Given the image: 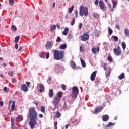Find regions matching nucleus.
<instances>
[{"mask_svg":"<svg viewBox=\"0 0 129 129\" xmlns=\"http://www.w3.org/2000/svg\"><path fill=\"white\" fill-rule=\"evenodd\" d=\"M37 112L36 111L34 107H30L29 109V113L27 117L29 118L30 120L29 122V125L31 129L34 128L35 125L37 124Z\"/></svg>","mask_w":129,"mask_h":129,"instance_id":"obj_1","label":"nucleus"},{"mask_svg":"<svg viewBox=\"0 0 129 129\" xmlns=\"http://www.w3.org/2000/svg\"><path fill=\"white\" fill-rule=\"evenodd\" d=\"M63 93L62 92H58L53 99L52 102L55 107H56L60 102L61 98L62 97Z\"/></svg>","mask_w":129,"mask_h":129,"instance_id":"obj_2","label":"nucleus"},{"mask_svg":"<svg viewBox=\"0 0 129 129\" xmlns=\"http://www.w3.org/2000/svg\"><path fill=\"white\" fill-rule=\"evenodd\" d=\"M64 50H55L54 51V57L55 60H59L63 59L64 57Z\"/></svg>","mask_w":129,"mask_h":129,"instance_id":"obj_3","label":"nucleus"},{"mask_svg":"<svg viewBox=\"0 0 129 129\" xmlns=\"http://www.w3.org/2000/svg\"><path fill=\"white\" fill-rule=\"evenodd\" d=\"M84 15L85 16L88 15V10L87 7H84L82 5L80 8V15L83 16Z\"/></svg>","mask_w":129,"mask_h":129,"instance_id":"obj_4","label":"nucleus"},{"mask_svg":"<svg viewBox=\"0 0 129 129\" xmlns=\"http://www.w3.org/2000/svg\"><path fill=\"white\" fill-rule=\"evenodd\" d=\"M79 93V90L77 87H73L72 88V93L71 96L72 97V99H75L77 97V95Z\"/></svg>","mask_w":129,"mask_h":129,"instance_id":"obj_5","label":"nucleus"},{"mask_svg":"<svg viewBox=\"0 0 129 129\" xmlns=\"http://www.w3.org/2000/svg\"><path fill=\"white\" fill-rule=\"evenodd\" d=\"M113 52L114 54L117 56L121 55L122 54V50L120 46H118L117 48H114Z\"/></svg>","mask_w":129,"mask_h":129,"instance_id":"obj_6","label":"nucleus"},{"mask_svg":"<svg viewBox=\"0 0 129 129\" xmlns=\"http://www.w3.org/2000/svg\"><path fill=\"white\" fill-rule=\"evenodd\" d=\"M61 70H63V67L59 64H56L54 67V71L56 73L60 72Z\"/></svg>","mask_w":129,"mask_h":129,"instance_id":"obj_7","label":"nucleus"},{"mask_svg":"<svg viewBox=\"0 0 129 129\" xmlns=\"http://www.w3.org/2000/svg\"><path fill=\"white\" fill-rule=\"evenodd\" d=\"M54 45L53 41H48L47 44L45 45L46 49L48 50L51 49Z\"/></svg>","mask_w":129,"mask_h":129,"instance_id":"obj_8","label":"nucleus"},{"mask_svg":"<svg viewBox=\"0 0 129 129\" xmlns=\"http://www.w3.org/2000/svg\"><path fill=\"white\" fill-rule=\"evenodd\" d=\"M89 38V35L87 32L84 33L81 37V40L83 41H86L88 40Z\"/></svg>","mask_w":129,"mask_h":129,"instance_id":"obj_9","label":"nucleus"},{"mask_svg":"<svg viewBox=\"0 0 129 129\" xmlns=\"http://www.w3.org/2000/svg\"><path fill=\"white\" fill-rule=\"evenodd\" d=\"M99 6L100 9L102 10H104V9H106V7L103 3V1L102 0H100L99 1Z\"/></svg>","mask_w":129,"mask_h":129,"instance_id":"obj_10","label":"nucleus"},{"mask_svg":"<svg viewBox=\"0 0 129 129\" xmlns=\"http://www.w3.org/2000/svg\"><path fill=\"white\" fill-rule=\"evenodd\" d=\"M91 50L93 54H96L97 53H98L99 52L100 47H93L92 48Z\"/></svg>","mask_w":129,"mask_h":129,"instance_id":"obj_11","label":"nucleus"},{"mask_svg":"<svg viewBox=\"0 0 129 129\" xmlns=\"http://www.w3.org/2000/svg\"><path fill=\"white\" fill-rule=\"evenodd\" d=\"M21 90L24 92H27L28 90V88L27 87L25 84H23L21 86Z\"/></svg>","mask_w":129,"mask_h":129,"instance_id":"obj_12","label":"nucleus"},{"mask_svg":"<svg viewBox=\"0 0 129 129\" xmlns=\"http://www.w3.org/2000/svg\"><path fill=\"white\" fill-rule=\"evenodd\" d=\"M97 71L93 72L91 75V80L92 81H94L96 76Z\"/></svg>","mask_w":129,"mask_h":129,"instance_id":"obj_13","label":"nucleus"},{"mask_svg":"<svg viewBox=\"0 0 129 129\" xmlns=\"http://www.w3.org/2000/svg\"><path fill=\"white\" fill-rule=\"evenodd\" d=\"M11 104H12L11 105V109H12V111H13L14 110V108H15V101H13L12 102L11 100H10V102H9V106H10Z\"/></svg>","mask_w":129,"mask_h":129,"instance_id":"obj_14","label":"nucleus"},{"mask_svg":"<svg viewBox=\"0 0 129 129\" xmlns=\"http://www.w3.org/2000/svg\"><path fill=\"white\" fill-rule=\"evenodd\" d=\"M109 119V117L107 115H105L102 116V120L104 122H107Z\"/></svg>","mask_w":129,"mask_h":129,"instance_id":"obj_15","label":"nucleus"},{"mask_svg":"<svg viewBox=\"0 0 129 129\" xmlns=\"http://www.w3.org/2000/svg\"><path fill=\"white\" fill-rule=\"evenodd\" d=\"M38 86H39V87L40 92H43L44 89V87L43 84H39Z\"/></svg>","mask_w":129,"mask_h":129,"instance_id":"obj_16","label":"nucleus"},{"mask_svg":"<svg viewBox=\"0 0 129 129\" xmlns=\"http://www.w3.org/2000/svg\"><path fill=\"white\" fill-rule=\"evenodd\" d=\"M54 95V92L52 89H50L49 91V96L50 98H52Z\"/></svg>","mask_w":129,"mask_h":129,"instance_id":"obj_17","label":"nucleus"},{"mask_svg":"<svg viewBox=\"0 0 129 129\" xmlns=\"http://www.w3.org/2000/svg\"><path fill=\"white\" fill-rule=\"evenodd\" d=\"M125 77L124 73H122L119 76H118V78L119 80H121L123 79H124Z\"/></svg>","mask_w":129,"mask_h":129,"instance_id":"obj_18","label":"nucleus"},{"mask_svg":"<svg viewBox=\"0 0 129 129\" xmlns=\"http://www.w3.org/2000/svg\"><path fill=\"white\" fill-rule=\"evenodd\" d=\"M67 47V44L66 43L61 44L59 47V49L61 50H64Z\"/></svg>","mask_w":129,"mask_h":129,"instance_id":"obj_19","label":"nucleus"},{"mask_svg":"<svg viewBox=\"0 0 129 129\" xmlns=\"http://www.w3.org/2000/svg\"><path fill=\"white\" fill-rule=\"evenodd\" d=\"M69 32V28L68 27H66L64 31L62 32V34L64 36L67 35Z\"/></svg>","mask_w":129,"mask_h":129,"instance_id":"obj_20","label":"nucleus"},{"mask_svg":"<svg viewBox=\"0 0 129 129\" xmlns=\"http://www.w3.org/2000/svg\"><path fill=\"white\" fill-rule=\"evenodd\" d=\"M70 66L72 67L73 69H75L76 67V63L74 61H70Z\"/></svg>","mask_w":129,"mask_h":129,"instance_id":"obj_21","label":"nucleus"},{"mask_svg":"<svg viewBox=\"0 0 129 129\" xmlns=\"http://www.w3.org/2000/svg\"><path fill=\"white\" fill-rule=\"evenodd\" d=\"M23 117L21 116H20V115H19L16 118V121H17L19 122H21L23 120Z\"/></svg>","mask_w":129,"mask_h":129,"instance_id":"obj_22","label":"nucleus"},{"mask_svg":"<svg viewBox=\"0 0 129 129\" xmlns=\"http://www.w3.org/2000/svg\"><path fill=\"white\" fill-rule=\"evenodd\" d=\"M56 26L55 25H53L51 26L50 29V32H53L54 30L56 29Z\"/></svg>","mask_w":129,"mask_h":129,"instance_id":"obj_23","label":"nucleus"},{"mask_svg":"<svg viewBox=\"0 0 129 129\" xmlns=\"http://www.w3.org/2000/svg\"><path fill=\"white\" fill-rule=\"evenodd\" d=\"M101 34V32L99 30H96L94 32V34L96 36H98Z\"/></svg>","mask_w":129,"mask_h":129,"instance_id":"obj_24","label":"nucleus"},{"mask_svg":"<svg viewBox=\"0 0 129 129\" xmlns=\"http://www.w3.org/2000/svg\"><path fill=\"white\" fill-rule=\"evenodd\" d=\"M81 64L83 66V67L85 68L86 66V63H85V61L82 58H81Z\"/></svg>","mask_w":129,"mask_h":129,"instance_id":"obj_25","label":"nucleus"},{"mask_svg":"<svg viewBox=\"0 0 129 129\" xmlns=\"http://www.w3.org/2000/svg\"><path fill=\"white\" fill-rule=\"evenodd\" d=\"M103 109V107H99L95 109L96 112H100Z\"/></svg>","mask_w":129,"mask_h":129,"instance_id":"obj_26","label":"nucleus"},{"mask_svg":"<svg viewBox=\"0 0 129 129\" xmlns=\"http://www.w3.org/2000/svg\"><path fill=\"white\" fill-rule=\"evenodd\" d=\"M61 117V114L59 112V111H57V113H56V115L55 116V118H59Z\"/></svg>","mask_w":129,"mask_h":129,"instance_id":"obj_27","label":"nucleus"},{"mask_svg":"<svg viewBox=\"0 0 129 129\" xmlns=\"http://www.w3.org/2000/svg\"><path fill=\"white\" fill-rule=\"evenodd\" d=\"M40 111L43 113H45V107H44V106H41Z\"/></svg>","mask_w":129,"mask_h":129,"instance_id":"obj_28","label":"nucleus"},{"mask_svg":"<svg viewBox=\"0 0 129 129\" xmlns=\"http://www.w3.org/2000/svg\"><path fill=\"white\" fill-rule=\"evenodd\" d=\"M124 31L125 35L126 36V37H129V30H128V29H125Z\"/></svg>","mask_w":129,"mask_h":129,"instance_id":"obj_29","label":"nucleus"},{"mask_svg":"<svg viewBox=\"0 0 129 129\" xmlns=\"http://www.w3.org/2000/svg\"><path fill=\"white\" fill-rule=\"evenodd\" d=\"M20 39V37L19 36H16L15 38V43L16 44H17L19 40Z\"/></svg>","mask_w":129,"mask_h":129,"instance_id":"obj_30","label":"nucleus"},{"mask_svg":"<svg viewBox=\"0 0 129 129\" xmlns=\"http://www.w3.org/2000/svg\"><path fill=\"white\" fill-rule=\"evenodd\" d=\"M17 30V28L16 27V26L14 25H12L11 26V30L13 31H16Z\"/></svg>","mask_w":129,"mask_h":129,"instance_id":"obj_31","label":"nucleus"},{"mask_svg":"<svg viewBox=\"0 0 129 129\" xmlns=\"http://www.w3.org/2000/svg\"><path fill=\"white\" fill-rule=\"evenodd\" d=\"M112 2L113 5V8H115L116 7L117 3L116 2H115V1H114V0H112Z\"/></svg>","mask_w":129,"mask_h":129,"instance_id":"obj_32","label":"nucleus"},{"mask_svg":"<svg viewBox=\"0 0 129 129\" xmlns=\"http://www.w3.org/2000/svg\"><path fill=\"white\" fill-rule=\"evenodd\" d=\"M112 38L114 39L115 42H117L118 41V37L116 36H112Z\"/></svg>","mask_w":129,"mask_h":129,"instance_id":"obj_33","label":"nucleus"},{"mask_svg":"<svg viewBox=\"0 0 129 129\" xmlns=\"http://www.w3.org/2000/svg\"><path fill=\"white\" fill-rule=\"evenodd\" d=\"M122 46L123 47V49L124 50H125L126 49V45L124 42H122Z\"/></svg>","mask_w":129,"mask_h":129,"instance_id":"obj_34","label":"nucleus"},{"mask_svg":"<svg viewBox=\"0 0 129 129\" xmlns=\"http://www.w3.org/2000/svg\"><path fill=\"white\" fill-rule=\"evenodd\" d=\"M108 32L110 35H111L113 33V30L111 29L110 27H109Z\"/></svg>","mask_w":129,"mask_h":129,"instance_id":"obj_35","label":"nucleus"},{"mask_svg":"<svg viewBox=\"0 0 129 129\" xmlns=\"http://www.w3.org/2000/svg\"><path fill=\"white\" fill-rule=\"evenodd\" d=\"M115 124V123H113L112 122H110L109 123V124L106 125V127H110L111 126H113V125H114Z\"/></svg>","mask_w":129,"mask_h":129,"instance_id":"obj_36","label":"nucleus"},{"mask_svg":"<svg viewBox=\"0 0 129 129\" xmlns=\"http://www.w3.org/2000/svg\"><path fill=\"white\" fill-rule=\"evenodd\" d=\"M75 18H74L71 21V25L72 26H73L75 24Z\"/></svg>","mask_w":129,"mask_h":129,"instance_id":"obj_37","label":"nucleus"},{"mask_svg":"<svg viewBox=\"0 0 129 129\" xmlns=\"http://www.w3.org/2000/svg\"><path fill=\"white\" fill-rule=\"evenodd\" d=\"M108 60L110 62H112V58L111 56H108Z\"/></svg>","mask_w":129,"mask_h":129,"instance_id":"obj_38","label":"nucleus"},{"mask_svg":"<svg viewBox=\"0 0 129 129\" xmlns=\"http://www.w3.org/2000/svg\"><path fill=\"white\" fill-rule=\"evenodd\" d=\"M3 90L4 92H8L9 91V89H8V88H7V87H4Z\"/></svg>","mask_w":129,"mask_h":129,"instance_id":"obj_39","label":"nucleus"},{"mask_svg":"<svg viewBox=\"0 0 129 129\" xmlns=\"http://www.w3.org/2000/svg\"><path fill=\"white\" fill-rule=\"evenodd\" d=\"M9 4L11 6H13L14 4V0H9Z\"/></svg>","mask_w":129,"mask_h":129,"instance_id":"obj_40","label":"nucleus"},{"mask_svg":"<svg viewBox=\"0 0 129 129\" xmlns=\"http://www.w3.org/2000/svg\"><path fill=\"white\" fill-rule=\"evenodd\" d=\"M61 41V38H60L59 36H58V37H57V40H56V42H60Z\"/></svg>","mask_w":129,"mask_h":129,"instance_id":"obj_41","label":"nucleus"},{"mask_svg":"<svg viewBox=\"0 0 129 129\" xmlns=\"http://www.w3.org/2000/svg\"><path fill=\"white\" fill-rule=\"evenodd\" d=\"M94 4L95 5V6H98L99 4V0H96L94 2Z\"/></svg>","mask_w":129,"mask_h":129,"instance_id":"obj_42","label":"nucleus"},{"mask_svg":"<svg viewBox=\"0 0 129 129\" xmlns=\"http://www.w3.org/2000/svg\"><path fill=\"white\" fill-rule=\"evenodd\" d=\"M73 8H74V6H72V8H69V12L70 14H71L72 13V12L73 11Z\"/></svg>","mask_w":129,"mask_h":129,"instance_id":"obj_43","label":"nucleus"},{"mask_svg":"<svg viewBox=\"0 0 129 129\" xmlns=\"http://www.w3.org/2000/svg\"><path fill=\"white\" fill-rule=\"evenodd\" d=\"M62 89L63 90H66V85H61Z\"/></svg>","mask_w":129,"mask_h":129,"instance_id":"obj_44","label":"nucleus"},{"mask_svg":"<svg viewBox=\"0 0 129 129\" xmlns=\"http://www.w3.org/2000/svg\"><path fill=\"white\" fill-rule=\"evenodd\" d=\"M80 51L81 52H84V49L83 48V47L82 46H81L80 47Z\"/></svg>","mask_w":129,"mask_h":129,"instance_id":"obj_45","label":"nucleus"},{"mask_svg":"<svg viewBox=\"0 0 129 129\" xmlns=\"http://www.w3.org/2000/svg\"><path fill=\"white\" fill-rule=\"evenodd\" d=\"M8 75L10 76H12L13 75V73L12 71H9L8 72Z\"/></svg>","mask_w":129,"mask_h":129,"instance_id":"obj_46","label":"nucleus"},{"mask_svg":"<svg viewBox=\"0 0 129 129\" xmlns=\"http://www.w3.org/2000/svg\"><path fill=\"white\" fill-rule=\"evenodd\" d=\"M49 56H50L49 52H48L47 53V54H46V58L47 59H48L49 58Z\"/></svg>","mask_w":129,"mask_h":129,"instance_id":"obj_47","label":"nucleus"},{"mask_svg":"<svg viewBox=\"0 0 129 129\" xmlns=\"http://www.w3.org/2000/svg\"><path fill=\"white\" fill-rule=\"evenodd\" d=\"M54 127L55 128V129H57V125L58 124L57 122H54Z\"/></svg>","mask_w":129,"mask_h":129,"instance_id":"obj_48","label":"nucleus"},{"mask_svg":"<svg viewBox=\"0 0 129 129\" xmlns=\"http://www.w3.org/2000/svg\"><path fill=\"white\" fill-rule=\"evenodd\" d=\"M82 27V23H80L79 25V28L80 30L81 29Z\"/></svg>","mask_w":129,"mask_h":129,"instance_id":"obj_49","label":"nucleus"},{"mask_svg":"<svg viewBox=\"0 0 129 129\" xmlns=\"http://www.w3.org/2000/svg\"><path fill=\"white\" fill-rule=\"evenodd\" d=\"M26 83L27 84V87H29V85H30L31 83H30V82H26Z\"/></svg>","mask_w":129,"mask_h":129,"instance_id":"obj_50","label":"nucleus"},{"mask_svg":"<svg viewBox=\"0 0 129 129\" xmlns=\"http://www.w3.org/2000/svg\"><path fill=\"white\" fill-rule=\"evenodd\" d=\"M39 56H40L41 58H43V52H41V53L39 54Z\"/></svg>","mask_w":129,"mask_h":129,"instance_id":"obj_51","label":"nucleus"},{"mask_svg":"<svg viewBox=\"0 0 129 129\" xmlns=\"http://www.w3.org/2000/svg\"><path fill=\"white\" fill-rule=\"evenodd\" d=\"M16 82V80L15 78L12 79V82L13 83H15V82Z\"/></svg>","mask_w":129,"mask_h":129,"instance_id":"obj_52","label":"nucleus"},{"mask_svg":"<svg viewBox=\"0 0 129 129\" xmlns=\"http://www.w3.org/2000/svg\"><path fill=\"white\" fill-rule=\"evenodd\" d=\"M116 28H117L118 30H120V27L119 25H116Z\"/></svg>","mask_w":129,"mask_h":129,"instance_id":"obj_53","label":"nucleus"},{"mask_svg":"<svg viewBox=\"0 0 129 129\" xmlns=\"http://www.w3.org/2000/svg\"><path fill=\"white\" fill-rule=\"evenodd\" d=\"M15 49H18V44H17V43H16V44H15Z\"/></svg>","mask_w":129,"mask_h":129,"instance_id":"obj_54","label":"nucleus"},{"mask_svg":"<svg viewBox=\"0 0 129 129\" xmlns=\"http://www.w3.org/2000/svg\"><path fill=\"white\" fill-rule=\"evenodd\" d=\"M15 125L14 122L11 123L12 129H13V126Z\"/></svg>","mask_w":129,"mask_h":129,"instance_id":"obj_55","label":"nucleus"},{"mask_svg":"<svg viewBox=\"0 0 129 129\" xmlns=\"http://www.w3.org/2000/svg\"><path fill=\"white\" fill-rule=\"evenodd\" d=\"M34 104L37 106H38L39 105V103L38 102H35Z\"/></svg>","mask_w":129,"mask_h":129,"instance_id":"obj_56","label":"nucleus"},{"mask_svg":"<svg viewBox=\"0 0 129 129\" xmlns=\"http://www.w3.org/2000/svg\"><path fill=\"white\" fill-rule=\"evenodd\" d=\"M56 26L57 27H58L59 29L60 28V24L59 23H58L57 25H56Z\"/></svg>","mask_w":129,"mask_h":129,"instance_id":"obj_57","label":"nucleus"},{"mask_svg":"<svg viewBox=\"0 0 129 129\" xmlns=\"http://www.w3.org/2000/svg\"><path fill=\"white\" fill-rule=\"evenodd\" d=\"M108 7L110 8V9H111V8H112V6H111V5L110 4H108Z\"/></svg>","mask_w":129,"mask_h":129,"instance_id":"obj_58","label":"nucleus"},{"mask_svg":"<svg viewBox=\"0 0 129 129\" xmlns=\"http://www.w3.org/2000/svg\"><path fill=\"white\" fill-rule=\"evenodd\" d=\"M39 117L41 118H43V116L42 114H40L39 115Z\"/></svg>","mask_w":129,"mask_h":129,"instance_id":"obj_59","label":"nucleus"},{"mask_svg":"<svg viewBox=\"0 0 129 129\" xmlns=\"http://www.w3.org/2000/svg\"><path fill=\"white\" fill-rule=\"evenodd\" d=\"M3 104H4L3 102L0 101V106H3Z\"/></svg>","mask_w":129,"mask_h":129,"instance_id":"obj_60","label":"nucleus"},{"mask_svg":"<svg viewBox=\"0 0 129 129\" xmlns=\"http://www.w3.org/2000/svg\"><path fill=\"white\" fill-rule=\"evenodd\" d=\"M22 49V46H20L19 48V50H18V51H20Z\"/></svg>","mask_w":129,"mask_h":129,"instance_id":"obj_61","label":"nucleus"},{"mask_svg":"<svg viewBox=\"0 0 129 129\" xmlns=\"http://www.w3.org/2000/svg\"><path fill=\"white\" fill-rule=\"evenodd\" d=\"M53 9H54L55 8V3L54 2V3H53Z\"/></svg>","mask_w":129,"mask_h":129,"instance_id":"obj_62","label":"nucleus"},{"mask_svg":"<svg viewBox=\"0 0 129 129\" xmlns=\"http://www.w3.org/2000/svg\"><path fill=\"white\" fill-rule=\"evenodd\" d=\"M11 123H14V120L13 118H11Z\"/></svg>","mask_w":129,"mask_h":129,"instance_id":"obj_63","label":"nucleus"},{"mask_svg":"<svg viewBox=\"0 0 129 129\" xmlns=\"http://www.w3.org/2000/svg\"><path fill=\"white\" fill-rule=\"evenodd\" d=\"M69 126V124L67 125L66 126V129H68Z\"/></svg>","mask_w":129,"mask_h":129,"instance_id":"obj_64","label":"nucleus"}]
</instances>
